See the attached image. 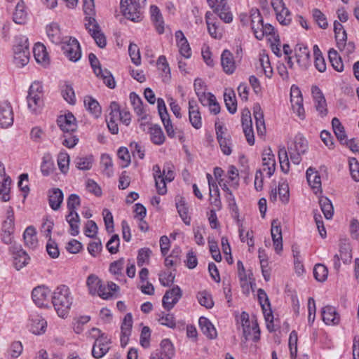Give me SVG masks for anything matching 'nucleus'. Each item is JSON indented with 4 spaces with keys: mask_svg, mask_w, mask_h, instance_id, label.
Listing matches in <instances>:
<instances>
[{
    "mask_svg": "<svg viewBox=\"0 0 359 359\" xmlns=\"http://www.w3.org/2000/svg\"><path fill=\"white\" fill-rule=\"evenodd\" d=\"M176 208L180 217L184 224L187 225H190L191 218L188 216V208L182 198L176 203Z\"/></svg>",
    "mask_w": 359,
    "mask_h": 359,
    "instance_id": "09e8293b",
    "label": "nucleus"
},
{
    "mask_svg": "<svg viewBox=\"0 0 359 359\" xmlns=\"http://www.w3.org/2000/svg\"><path fill=\"white\" fill-rule=\"evenodd\" d=\"M88 59L96 76L102 79L107 87L110 88H115L116 83L112 74L107 69L103 70L102 69L96 55L93 53H90Z\"/></svg>",
    "mask_w": 359,
    "mask_h": 359,
    "instance_id": "39448f33",
    "label": "nucleus"
},
{
    "mask_svg": "<svg viewBox=\"0 0 359 359\" xmlns=\"http://www.w3.org/2000/svg\"><path fill=\"white\" fill-rule=\"evenodd\" d=\"M101 165L103 171L106 173L107 177H111L112 172V159L108 154H102L101 156Z\"/></svg>",
    "mask_w": 359,
    "mask_h": 359,
    "instance_id": "338daca9",
    "label": "nucleus"
},
{
    "mask_svg": "<svg viewBox=\"0 0 359 359\" xmlns=\"http://www.w3.org/2000/svg\"><path fill=\"white\" fill-rule=\"evenodd\" d=\"M290 102L294 112L297 114L300 119H304L305 111L303 107V98L299 88L297 86H292L291 87Z\"/></svg>",
    "mask_w": 359,
    "mask_h": 359,
    "instance_id": "1a4fd4ad",
    "label": "nucleus"
},
{
    "mask_svg": "<svg viewBox=\"0 0 359 359\" xmlns=\"http://www.w3.org/2000/svg\"><path fill=\"white\" fill-rule=\"evenodd\" d=\"M62 50L64 54L69 60L73 62L78 61L81 57V51L79 43L76 39L69 38L68 40L64 41Z\"/></svg>",
    "mask_w": 359,
    "mask_h": 359,
    "instance_id": "0eeeda50",
    "label": "nucleus"
},
{
    "mask_svg": "<svg viewBox=\"0 0 359 359\" xmlns=\"http://www.w3.org/2000/svg\"><path fill=\"white\" fill-rule=\"evenodd\" d=\"M241 121L247 142L250 145H253L255 144L254 133L252 130L251 114L248 109H244L243 110Z\"/></svg>",
    "mask_w": 359,
    "mask_h": 359,
    "instance_id": "f8f14e48",
    "label": "nucleus"
},
{
    "mask_svg": "<svg viewBox=\"0 0 359 359\" xmlns=\"http://www.w3.org/2000/svg\"><path fill=\"white\" fill-rule=\"evenodd\" d=\"M1 231H15L14 213L11 208L7 211V217L2 223Z\"/></svg>",
    "mask_w": 359,
    "mask_h": 359,
    "instance_id": "e2e57ef3",
    "label": "nucleus"
},
{
    "mask_svg": "<svg viewBox=\"0 0 359 359\" xmlns=\"http://www.w3.org/2000/svg\"><path fill=\"white\" fill-rule=\"evenodd\" d=\"M118 158L121 161V167H127L130 163V156L126 147H121L117 152Z\"/></svg>",
    "mask_w": 359,
    "mask_h": 359,
    "instance_id": "774afa93",
    "label": "nucleus"
},
{
    "mask_svg": "<svg viewBox=\"0 0 359 359\" xmlns=\"http://www.w3.org/2000/svg\"><path fill=\"white\" fill-rule=\"evenodd\" d=\"M13 21L16 24L22 25L26 22L27 13L25 6L22 1L18 3L13 15Z\"/></svg>",
    "mask_w": 359,
    "mask_h": 359,
    "instance_id": "f704fd0d",
    "label": "nucleus"
},
{
    "mask_svg": "<svg viewBox=\"0 0 359 359\" xmlns=\"http://www.w3.org/2000/svg\"><path fill=\"white\" fill-rule=\"evenodd\" d=\"M27 107L33 114H37L43 106V88L41 82H33L27 96Z\"/></svg>",
    "mask_w": 359,
    "mask_h": 359,
    "instance_id": "f03ea898",
    "label": "nucleus"
},
{
    "mask_svg": "<svg viewBox=\"0 0 359 359\" xmlns=\"http://www.w3.org/2000/svg\"><path fill=\"white\" fill-rule=\"evenodd\" d=\"M14 63L19 67H23L28 64L30 58L28 39L20 36L16 39L13 46Z\"/></svg>",
    "mask_w": 359,
    "mask_h": 359,
    "instance_id": "7ed1b4c3",
    "label": "nucleus"
},
{
    "mask_svg": "<svg viewBox=\"0 0 359 359\" xmlns=\"http://www.w3.org/2000/svg\"><path fill=\"white\" fill-rule=\"evenodd\" d=\"M212 8L214 9V12L217 14L220 19L224 22L229 23L232 21V14L229 11V8L226 6L224 0H220L219 4Z\"/></svg>",
    "mask_w": 359,
    "mask_h": 359,
    "instance_id": "c85d7f7f",
    "label": "nucleus"
},
{
    "mask_svg": "<svg viewBox=\"0 0 359 359\" xmlns=\"http://www.w3.org/2000/svg\"><path fill=\"white\" fill-rule=\"evenodd\" d=\"M48 202L53 210H58L63 201V193L59 188H53L48 191Z\"/></svg>",
    "mask_w": 359,
    "mask_h": 359,
    "instance_id": "b1692460",
    "label": "nucleus"
},
{
    "mask_svg": "<svg viewBox=\"0 0 359 359\" xmlns=\"http://www.w3.org/2000/svg\"><path fill=\"white\" fill-rule=\"evenodd\" d=\"M34 57L38 63H43L48 60V53L45 46L37 43L33 48Z\"/></svg>",
    "mask_w": 359,
    "mask_h": 359,
    "instance_id": "a19ab883",
    "label": "nucleus"
},
{
    "mask_svg": "<svg viewBox=\"0 0 359 359\" xmlns=\"http://www.w3.org/2000/svg\"><path fill=\"white\" fill-rule=\"evenodd\" d=\"M276 14L277 20L280 24L287 25L291 22V13L286 7L281 8Z\"/></svg>",
    "mask_w": 359,
    "mask_h": 359,
    "instance_id": "0e129e2a",
    "label": "nucleus"
},
{
    "mask_svg": "<svg viewBox=\"0 0 359 359\" xmlns=\"http://www.w3.org/2000/svg\"><path fill=\"white\" fill-rule=\"evenodd\" d=\"M199 327L202 332L209 339H212L217 337V333L214 325L205 317H201L198 320Z\"/></svg>",
    "mask_w": 359,
    "mask_h": 359,
    "instance_id": "a878e982",
    "label": "nucleus"
},
{
    "mask_svg": "<svg viewBox=\"0 0 359 359\" xmlns=\"http://www.w3.org/2000/svg\"><path fill=\"white\" fill-rule=\"evenodd\" d=\"M149 133L151 142L157 145L163 144L165 137L161 128L158 125H153L149 128Z\"/></svg>",
    "mask_w": 359,
    "mask_h": 359,
    "instance_id": "c9c22d12",
    "label": "nucleus"
},
{
    "mask_svg": "<svg viewBox=\"0 0 359 359\" xmlns=\"http://www.w3.org/2000/svg\"><path fill=\"white\" fill-rule=\"evenodd\" d=\"M313 175V180L327 179L328 177L327 168L321 166L318 170L312 167L309 168L306 172V180H310Z\"/></svg>",
    "mask_w": 359,
    "mask_h": 359,
    "instance_id": "79ce46f5",
    "label": "nucleus"
},
{
    "mask_svg": "<svg viewBox=\"0 0 359 359\" xmlns=\"http://www.w3.org/2000/svg\"><path fill=\"white\" fill-rule=\"evenodd\" d=\"M46 33L50 41L55 44L63 43L61 32L57 23H51L46 27Z\"/></svg>",
    "mask_w": 359,
    "mask_h": 359,
    "instance_id": "c756f323",
    "label": "nucleus"
},
{
    "mask_svg": "<svg viewBox=\"0 0 359 359\" xmlns=\"http://www.w3.org/2000/svg\"><path fill=\"white\" fill-rule=\"evenodd\" d=\"M271 234L275 251L279 254L283 250V237L280 222L278 219L271 222Z\"/></svg>",
    "mask_w": 359,
    "mask_h": 359,
    "instance_id": "4468645a",
    "label": "nucleus"
},
{
    "mask_svg": "<svg viewBox=\"0 0 359 359\" xmlns=\"http://www.w3.org/2000/svg\"><path fill=\"white\" fill-rule=\"evenodd\" d=\"M189 118L191 126L196 129L202 127V118L199 111V107L194 100L189 101Z\"/></svg>",
    "mask_w": 359,
    "mask_h": 359,
    "instance_id": "dca6fc26",
    "label": "nucleus"
},
{
    "mask_svg": "<svg viewBox=\"0 0 359 359\" xmlns=\"http://www.w3.org/2000/svg\"><path fill=\"white\" fill-rule=\"evenodd\" d=\"M237 269L239 280L241 283V285L243 287L245 285L248 284V279H250V276H252V273L251 272L248 273L245 271L243 262L240 260L237 262Z\"/></svg>",
    "mask_w": 359,
    "mask_h": 359,
    "instance_id": "4d7b16f0",
    "label": "nucleus"
},
{
    "mask_svg": "<svg viewBox=\"0 0 359 359\" xmlns=\"http://www.w3.org/2000/svg\"><path fill=\"white\" fill-rule=\"evenodd\" d=\"M278 158L282 171L287 173L289 170L290 163L287 152L285 147L279 149Z\"/></svg>",
    "mask_w": 359,
    "mask_h": 359,
    "instance_id": "052dcab7",
    "label": "nucleus"
},
{
    "mask_svg": "<svg viewBox=\"0 0 359 359\" xmlns=\"http://www.w3.org/2000/svg\"><path fill=\"white\" fill-rule=\"evenodd\" d=\"M142 7L130 0L121 1L123 15L133 22H140L142 18Z\"/></svg>",
    "mask_w": 359,
    "mask_h": 359,
    "instance_id": "423d86ee",
    "label": "nucleus"
},
{
    "mask_svg": "<svg viewBox=\"0 0 359 359\" xmlns=\"http://www.w3.org/2000/svg\"><path fill=\"white\" fill-rule=\"evenodd\" d=\"M111 339L108 337H102L95 341L92 349V355L97 359L102 358L109 350Z\"/></svg>",
    "mask_w": 359,
    "mask_h": 359,
    "instance_id": "ddd939ff",
    "label": "nucleus"
},
{
    "mask_svg": "<svg viewBox=\"0 0 359 359\" xmlns=\"http://www.w3.org/2000/svg\"><path fill=\"white\" fill-rule=\"evenodd\" d=\"M130 100L134 110L138 116H142L144 114L141 98L135 93L130 94Z\"/></svg>",
    "mask_w": 359,
    "mask_h": 359,
    "instance_id": "864d4df0",
    "label": "nucleus"
},
{
    "mask_svg": "<svg viewBox=\"0 0 359 359\" xmlns=\"http://www.w3.org/2000/svg\"><path fill=\"white\" fill-rule=\"evenodd\" d=\"M161 119L163 122L164 128L166 131L168 136L170 138L175 137L176 132L175 130L174 129L169 114L168 113H165L164 115L161 116Z\"/></svg>",
    "mask_w": 359,
    "mask_h": 359,
    "instance_id": "6e6d98bb",
    "label": "nucleus"
},
{
    "mask_svg": "<svg viewBox=\"0 0 359 359\" xmlns=\"http://www.w3.org/2000/svg\"><path fill=\"white\" fill-rule=\"evenodd\" d=\"M312 16L320 28L325 29L328 27L326 16L318 8L312 10Z\"/></svg>",
    "mask_w": 359,
    "mask_h": 359,
    "instance_id": "8fccbe9b",
    "label": "nucleus"
},
{
    "mask_svg": "<svg viewBox=\"0 0 359 359\" xmlns=\"http://www.w3.org/2000/svg\"><path fill=\"white\" fill-rule=\"evenodd\" d=\"M224 99L228 111L231 114H234L237 110V103L234 93L233 91L225 92Z\"/></svg>",
    "mask_w": 359,
    "mask_h": 359,
    "instance_id": "de8ad7c7",
    "label": "nucleus"
},
{
    "mask_svg": "<svg viewBox=\"0 0 359 359\" xmlns=\"http://www.w3.org/2000/svg\"><path fill=\"white\" fill-rule=\"evenodd\" d=\"M288 149L304 154L308 149V142L302 135H298L295 137L293 144L288 147Z\"/></svg>",
    "mask_w": 359,
    "mask_h": 359,
    "instance_id": "58836bf2",
    "label": "nucleus"
},
{
    "mask_svg": "<svg viewBox=\"0 0 359 359\" xmlns=\"http://www.w3.org/2000/svg\"><path fill=\"white\" fill-rule=\"evenodd\" d=\"M93 157H77L75 160L76 167L79 170H90L92 167Z\"/></svg>",
    "mask_w": 359,
    "mask_h": 359,
    "instance_id": "680f3d73",
    "label": "nucleus"
},
{
    "mask_svg": "<svg viewBox=\"0 0 359 359\" xmlns=\"http://www.w3.org/2000/svg\"><path fill=\"white\" fill-rule=\"evenodd\" d=\"M243 332L246 341L252 339L254 341H257L260 337V330L257 321H252V325H248L243 326Z\"/></svg>",
    "mask_w": 359,
    "mask_h": 359,
    "instance_id": "393cba45",
    "label": "nucleus"
},
{
    "mask_svg": "<svg viewBox=\"0 0 359 359\" xmlns=\"http://www.w3.org/2000/svg\"><path fill=\"white\" fill-rule=\"evenodd\" d=\"M318 52V46H314L315 67L320 72H324L326 69V64L323 57Z\"/></svg>",
    "mask_w": 359,
    "mask_h": 359,
    "instance_id": "69168bd1",
    "label": "nucleus"
},
{
    "mask_svg": "<svg viewBox=\"0 0 359 359\" xmlns=\"http://www.w3.org/2000/svg\"><path fill=\"white\" fill-rule=\"evenodd\" d=\"M102 282L101 280L95 274H90L88 276L86 284L88 287V290L90 294H95L97 292V289Z\"/></svg>",
    "mask_w": 359,
    "mask_h": 359,
    "instance_id": "3c124183",
    "label": "nucleus"
},
{
    "mask_svg": "<svg viewBox=\"0 0 359 359\" xmlns=\"http://www.w3.org/2000/svg\"><path fill=\"white\" fill-rule=\"evenodd\" d=\"M119 287L113 282H108L107 285L102 283L97 289V294L104 299H107L112 297L113 292H116Z\"/></svg>",
    "mask_w": 359,
    "mask_h": 359,
    "instance_id": "7c9ffc66",
    "label": "nucleus"
},
{
    "mask_svg": "<svg viewBox=\"0 0 359 359\" xmlns=\"http://www.w3.org/2000/svg\"><path fill=\"white\" fill-rule=\"evenodd\" d=\"M181 297L182 290L178 286H175L166 291L162 299L163 308L167 311L171 310L178 302Z\"/></svg>",
    "mask_w": 359,
    "mask_h": 359,
    "instance_id": "9d476101",
    "label": "nucleus"
},
{
    "mask_svg": "<svg viewBox=\"0 0 359 359\" xmlns=\"http://www.w3.org/2000/svg\"><path fill=\"white\" fill-rule=\"evenodd\" d=\"M57 124L65 133H71L76 130V118L71 113L60 116L57 119Z\"/></svg>",
    "mask_w": 359,
    "mask_h": 359,
    "instance_id": "a211bd4d",
    "label": "nucleus"
},
{
    "mask_svg": "<svg viewBox=\"0 0 359 359\" xmlns=\"http://www.w3.org/2000/svg\"><path fill=\"white\" fill-rule=\"evenodd\" d=\"M13 123V109L10 104L5 103L0 106V126L8 128Z\"/></svg>",
    "mask_w": 359,
    "mask_h": 359,
    "instance_id": "6ab92c4d",
    "label": "nucleus"
},
{
    "mask_svg": "<svg viewBox=\"0 0 359 359\" xmlns=\"http://www.w3.org/2000/svg\"><path fill=\"white\" fill-rule=\"evenodd\" d=\"M205 21L208 27V30L210 35L215 39H219L222 37V32L219 28H215L213 24V14L210 12H207L205 14Z\"/></svg>",
    "mask_w": 359,
    "mask_h": 359,
    "instance_id": "c03bdc74",
    "label": "nucleus"
},
{
    "mask_svg": "<svg viewBox=\"0 0 359 359\" xmlns=\"http://www.w3.org/2000/svg\"><path fill=\"white\" fill-rule=\"evenodd\" d=\"M296 57L298 64L304 68H307L310 65V51L307 47H299L295 50Z\"/></svg>",
    "mask_w": 359,
    "mask_h": 359,
    "instance_id": "2f4dec72",
    "label": "nucleus"
},
{
    "mask_svg": "<svg viewBox=\"0 0 359 359\" xmlns=\"http://www.w3.org/2000/svg\"><path fill=\"white\" fill-rule=\"evenodd\" d=\"M322 318L326 325H337L339 323L340 317L337 313L334 307L325 306L321 311Z\"/></svg>",
    "mask_w": 359,
    "mask_h": 359,
    "instance_id": "412c9836",
    "label": "nucleus"
},
{
    "mask_svg": "<svg viewBox=\"0 0 359 359\" xmlns=\"http://www.w3.org/2000/svg\"><path fill=\"white\" fill-rule=\"evenodd\" d=\"M197 299L198 300L199 304L207 309H211L214 305V302L212 299L211 295L206 291H202L198 292L197 294Z\"/></svg>",
    "mask_w": 359,
    "mask_h": 359,
    "instance_id": "bf43d9fd",
    "label": "nucleus"
},
{
    "mask_svg": "<svg viewBox=\"0 0 359 359\" xmlns=\"http://www.w3.org/2000/svg\"><path fill=\"white\" fill-rule=\"evenodd\" d=\"M30 330L34 334H41L45 332L46 321L41 316H35L31 320Z\"/></svg>",
    "mask_w": 359,
    "mask_h": 359,
    "instance_id": "72a5a7b5",
    "label": "nucleus"
},
{
    "mask_svg": "<svg viewBox=\"0 0 359 359\" xmlns=\"http://www.w3.org/2000/svg\"><path fill=\"white\" fill-rule=\"evenodd\" d=\"M253 115L255 119L257 133L263 135L265 133V123L264 119V113L259 104H256L253 107Z\"/></svg>",
    "mask_w": 359,
    "mask_h": 359,
    "instance_id": "bb28decb",
    "label": "nucleus"
},
{
    "mask_svg": "<svg viewBox=\"0 0 359 359\" xmlns=\"http://www.w3.org/2000/svg\"><path fill=\"white\" fill-rule=\"evenodd\" d=\"M84 104L87 109L95 117H98L101 114V107L97 100L91 97H86Z\"/></svg>",
    "mask_w": 359,
    "mask_h": 359,
    "instance_id": "49530a36",
    "label": "nucleus"
},
{
    "mask_svg": "<svg viewBox=\"0 0 359 359\" xmlns=\"http://www.w3.org/2000/svg\"><path fill=\"white\" fill-rule=\"evenodd\" d=\"M9 251L13 255V266L16 270L20 271L28 264L30 258L20 245H13L9 248Z\"/></svg>",
    "mask_w": 359,
    "mask_h": 359,
    "instance_id": "6e6552de",
    "label": "nucleus"
},
{
    "mask_svg": "<svg viewBox=\"0 0 359 359\" xmlns=\"http://www.w3.org/2000/svg\"><path fill=\"white\" fill-rule=\"evenodd\" d=\"M257 296L259 304L262 306L266 321H272L273 316L271 309L270 308V302L268 296L263 289H259L257 291Z\"/></svg>",
    "mask_w": 359,
    "mask_h": 359,
    "instance_id": "aec40b11",
    "label": "nucleus"
},
{
    "mask_svg": "<svg viewBox=\"0 0 359 359\" xmlns=\"http://www.w3.org/2000/svg\"><path fill=\"white\" fill-rule=\"evenodd\" d=\"M319 204L325 217L327 219H332L334 215V208L330 200L327 197L320 196Z\"/></svg>",
    "mask_w": 359,
    "mask_h": 359,
    "instance_id": "4c0bfd02",
    "label": "nucleus"
},
{
    "mask_svg": "<svg viewBox=\"0 0 359 359\" xmlns=\"http://www.w3.org/2000/svg\"><path fill=\"white\" fill-rule=\"evenodd\" d=\"M50 290L44 286L35 287L32 292V298L34 302L39 307L47 305Z\"/></svg>",
    "mask_w": 359,
    "mask_h": 359,
    "instance_id": "f3484780",
    "label": "nucleus"
},
{
    "mask_svg": "<svg viewBox=\"0 0 359 359\" xmlns=\"http://www.w3.org/2000/svg\"><path fill=\"white\" fill-rule=\"evenodd\" d=\"M332 125L335 135L340 142L343 144L347 139L344 128L341 125L339 118L334 117L332 121Z\"/></svg>",
    "mask_w": 359,
    "mask_h": 359,
    "instance_id": "a18cd8bd",
    "label": "nucleus"
},
{
    "mask_svg": "<svg viewBox=\"0 0 359 359\" xmlns=\"http://www.w3.org/2000/svg\"><path fill=\"white\" fill-rule=\"evenodd\" d=\"M85 26L94 39L96 44L101 48H104L107 44L106 37L102 32L99 24L93 16H86Z\"/></svg>",
    "mask_w": 359,
    "mask_h": 359,
    "instance_id": "20e7f679",
    "label": "nucleus"
},
{
    "mask_svg": "<svg viewBox=\"0 0 359 359\" xmlns=\"http://www.w3.org/2000/svg\"><path fill=\"white\" fill-rule=\"evenodd\" d=\"M265 35H271L273 39L275 36H278L275 34L273 27L270 24H266L265 25L263 24V29H259V30L255 31V37L258 40H262Z\"/></svg>",
    "mask_w": 359,
    "mask_h": 359,
    "instance_id": "13d9d810",
    "label": "nucleus"
},
{
    "mask_svg": "<svg viewBox=\"0 0 359 359\" xmlns=\"http://www.w3.org/2000/svg\"><path fill=\"white\" fill-rule=\"evenodd\" d=\"M250 22H251V28L253 31L254 34L255 35V31L259 30V29H263V18L257 8H252L250 11Z\"/></svg>",
    "mask_w": 359,
    "mask_h": 359,
    "instance_id": "e433bc0d",
    "label": "nucleus"
},
{
    "mask_svg": "<svg viewBox=\"0 0 359 359\" xmlns=\"http://www.w3.org/2000/svg\"><path fill=\"white\" fill-rule=\"evenodd\" d=\"M221 64L224 71L231 74L235 72L236 64L233 54L228 50H224L221 55Z\"/></svg>",
    "mask_w": 359,
    "mask_h": 359,
    "instance_id": "4be33fe9",
    "label": "nucleus"
},
{
    "mask_svg": "<svg viewBox=\"0 0 359 359\" xmlns=\"http://www.w3.org/2000/svg\"><path fill=\"white\" fill-rule=\"evenodd\" d=\"M67 203L69 213L78 214L76 210L81 205V199L77 194H70L67 198Z\"/></svg>",
    "mask_w": 359,
    "mask_h": 359,
    "instance_id": "5fc2aeb1",
    "label": "nucleus"
},
{
    "mask_svg": "<svg viewBox=\"0 0 359 359\" xmlns=\"http://www.w3.org/2000/svg\"><path fill=\"white\" fill-rule=\"evenodd\" d=\"M66 220L69 223L70 229L69 233L72 236H76L79 233L80 218L78 214L69 213L66 217Z\"/></svg>",
    "mask_w": 359,
    "mask_h": 359,
    "instance_id": "ea45409f",
    "label": "nucleus"
},
{
    "mask_svg": "<svg viewBox=\"0 0 359 359\" xmlns=\"http://www.w3.org/2000/svg\"><path fill=\"white\" fill-rule=\"evenodd\" d=\"M311 93L316 110L318 111L320 116L322 117L325 116L327 114V103L322 91L318 87L313 86Z\"/></svg>",
    "mask_w": 359,
    "mask_h": 359,
    "instance_id": "2eb2a0df",
    "label": "nucleus"
},
{
    "mask_svg": "<svg viewBox=\"0 0 359 359\" xmlns=\"http://www.w3.org/2000/svg\"><path fill=\"white\" fill-rule=\"evenodd\" d=\"M328 274V270L327 267L321 264H316L313 269L314 278L319 282H324Z\"/></svg>",
    "mask_w": 359,
    "mask_h": 359,
    "instance_id": "603ef678",
    "label": "nucleus"
},
{
    "mask_svg": "<svg viewBox=\"0 0 359 359\" xmlns=\"http://www.w3.org/2000/svg\"><path fill=\"white\" fill-rule=\"evenodd\" d=\"M151 18L158 34L164 32V21L159 8L154 5L150 8Z\"/></svg>",
    "mask_w": 359,
    "mask_h": 359,
    "instance_id": "cd10ccee",
    "label": "nucleus"
},
{
    "mask_svg": "<svg viewBox=\"0 0 359 359\" xmlns=\"http://www.w3.org/2000/svg\"><path fill=\"white\" fill-rule=\"evenodd\" d=\"M23 240L26 247L32 250L37 248L38 239L36 237V231L33 226H29L26 228L23 233Z\"/></svg>",
    "mask_w": 359,
    "mask_h": 359,
    "instance_id": "5701e85b",
    "label": "nucleus"
},
{
    "mask_svg": "<svg viewBox=\"0 0 359 359\" xmlns=\"http://www.w3.org/2000/svg\"><path fill=\"white\" fill-rule=\"evenodd\" d=\"M262 164L267 165L266 177H271L275 171L276 161L274 155L271 154V150L265 151L263 154Z\"/></svg>",
    "mask_w": 359,
    "mask_h": 359,
    "instance_id": "473e14b6",
    "label": "nucleus"
},
{
    "mask_svg": "<svg viewBox=\"0 0 359 359\" xmlns=\"http://www.w3.org/2000/svg\"><path fill=\"white\" fill-rule=\"evenodd\" d=\"M160 349L152 353L150 359H172L175 355V351L171 341L165 339L161 341Z\"/></svg>",
    "mask_w": 359,
    "mask_h": 359,
    "instance_id": "9b49d317",
    "label": "nucleus"
},
{
    "mask_svg": "<svg viewBox=\"0 0 359 359\" xmlns=\"http://www.w3.org/2000/svg\"><path fill=\"white\" fill-rule=\"evenodd\" d=\"M52 302L59 316H67L72 304L69 289L66 285L58 286L52 296Z\"/></svg>",
    "mask_w": 359,
    "mask_h": 359,
    "instance_id": "f257e3e1",
    "label": "nucleus"
},
{
    "mask_svg": "<svg viewBox=\"0 0 359 359\" xmlns=\"http://www.w3.org/2000/svg\"><path fill=\"white\" fill-rule=\"evenodd\" d=\"M328 57L332 67L336 71L341 72L344 70V64L337 51L334 49L329 50Z\"/></svg>",
    "mask_w": 359,
    "mask_h": 359,
    "instance_id": "37998d69",
    "label": "nucleus"
}]
</instances>
